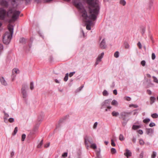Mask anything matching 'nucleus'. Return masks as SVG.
I'll list each match as a JSON object with an SVG mask.
<instances>
[{
    "label": "nucleus",
    "instance_id": "nucleus-1",
    "mask_svg": "<svg viewBox=\"0 0 158 158\" xmlns=\"http://www.w3.org/2000/svg\"><path fill=\"white\" fill-rule=\"evenodd\" d=\"M86 2L89 5V12L91 14L88 16L86 11L84 10L82 11V17L85 19L88 17L89 19L93 21L96 20L99 14L100 7L98 4L94 0H86Z\"/></svg>",
    "mask_w": 158,
    "mask_h": 158
},
{
    "label": "nucleus",
    "instance_id": "nucleus-2",
    "mask_svg": "<svg viewBox=\"0 0 158 158\" xmlns=\"http://www.w3.org/2000/svg\"><path fill=\"white\" fill-rule=\"evenodd\" d=\"M12 36L10 35L9 32H6L3 36V41L6 44H8L10 42Z\"/></svg>",
    "mask_w": 158,
    "mask_h": 158
},
{
    "label": "nucleus",
    "instance_id": "nucleus-3",
    "mask_svg": "<svg viewBox=\"0 0 158 158\" xmlns=\"http://www.w3.org/2000/svg\"><path fill=\"white\" fill-rule=\"evenodd\" d=\"M111 100V99L105 100L102 103L101 109L107 107L108 109H110L111 108V106H110V105Z\"/></svg>",
    "mask_w": 158,
    "mask_h": 158
},
{
    "label": "nucleus",
    "instance_id": "nucleus-4",
    "mask_svg": "<svg viewBox=\"0 0 158 158\" xmlns=\"http://www.w3.org/2000/svg\"><path fill=\"white\" fill-rule=\"evenodd\" d=\"M20 13L21 12L20 11L17 10H14V13L11 17V19L13 21L15 22L18 19Z\"/></svg>",
    "mask_w": 158,
    "mask_h": 158
},
{
    "label": "nucleus",
    "instance_id": "nucleus-5",
    "mask_svg": "<svg viewBox=\"0 0 158 158\" xmlns=\"http://www.w3.org/2000/svg\"><path fill=\"white\" fill-rule=\"evenodd\" d=\"M7 16L6 11L3 8H0V19L2 20H4L5 17Z\"/></svg>",
    "mask_w": 158,
    "mask_h": 158
},
{
    "label": "nucleus",
    "instance_id": "nucleus-6",
    "mask_svg": "<svg viewBox=\"0 0 158 158\" xmlns=\"http://www.w3.org/2000/svg\"><path fill=\"white\" fill-rule=\"evenodd\" d=\"M69 117V115H67L62 118L60 119L59 120L58 124L56 125V128L60 127V124L63 123L66 119L68 118Z\"/></svg>",
    "mask_w": 158,
    "mask_h": 158
},
{
    "label": "nucleus",
    "instance_id": "nucleus-7",
    "mask_svg": "<svg viewBox=\"0 0 158 158\" xmlns=\"http://www.w3.org/2000/svg\"><path fill=\"white\" fill-rule=\"evenodd\" d=\"M22 95V97L23 98L24 101L27 102L28 95L26 91H21Z\"/></svg>",
    "mask_w": 158,
    "mask_h": 158
},
{
    "label": "nucleus",
    "instance_id": "nucleus-8",
    "mask_svg": "<svg viewBox=\"0 0 158 158\" xmlns=\"http://www.w3.org/2000/svg\"><path fill=\"white\" fill-rule=\"evenodd\" d=\"M107 45L106 44L105 39H103L100 43V47L102 49H105Z\"/></svg>",
    "mask_w": 158,
    "mask_h": 158
},
{
    "label": "nucleus",
    "instance_id": "nucleus-9",
    "mask_svg": "<svg viewBox=\"0 0 158 158\" xmlns=\"http://www.w3.org/2000/svg\"><path fill=\"white\" fill-rule=\"evenodd\" d=\"M0 4L2 6L7 7L9 6L8 2L6 0H1L0 1Z\"/></svg>",
    "mask_w": 158,
    "mask_h": 158
},
{
    "label": "nucleus",
    "instance_id": "nucleus-10",
    "mask_svg": "<svg viewBox=\"0 0 158 158\" xmlns=\"http://www.w3.org/2000/svg\"><path fill=\"white\" fill-rule=\"evenodd\" d=\"M132 113L131 112H122L120 114V117H128L129 115L131 114Z\"/></svg>",
    "mask_w": 158,
    "mask_h": 158
},
{
    "label": "nucleus",
    "instance_id": "nucleus-11",
    "mask_svg": "<svg viewBox=\"0 0 158 158\" xmlns=\"http://www.w3.org/2000/svg\"><path fill=\"white\" fill-rule=\"evenodd\" d=\"M74 4L76 7L79 9L82 10L83 8V6L81 2H74Z\"/></svg>",
    "mask_w": 158,
    "mask_h": 158
},
{
    "label": "nucleus",
    "instance_id": "nucleus-12",
    "mask_svg": "<svg viewBox=\"0 0 158 158\" xmlns=\"http://www.w3.org/2000/svg\"><path fill=\"white\" fill-rule=\"evenodd\" d=\"M124 155L127 158H128L129 157L132 156V153L130 150L127 149L126 150V152L124 153Z\"/></svg>",
    "mask_w": 158,
    "mask_h": 158
},
{
    "label": "nucleus",
    "instance_id": "nucleus-13",
    "mask_svg": "<svg viewBox=\"0 0 158 158\" xmlns=\"http://www.w3.org/2000/svg\"><path fill=\"white\" fill-rule=\"evenodd\" d=\"M154 130L152 128H146V133L147 135H151L153 133Z\"/></svg>",
    "mask_w": 158,
    "mask_h": 158
},
{
    "label": "nucleus",
    "instance_id": "nucleus-14",
    "mask_svg": "<svg viewBox=\"0 0 158 158\" xmlns=\"http://www.w3.org/2000/svg\"><path fill=\"white\" fill-rule=\"evenodd\" d=\"M0 82L4 85L7 86L8 85L6 81L2 77H0Z\"/></svg>",
    "mask_w": 158,
    "mask_h": 158
},
{
    "label": "nucleus",
    "instance_id": "nucleus-15",
    "mask_svg": "<svg viewBox=\"0 0 158 158\" xmlns=\"http://www.w3.org/2000/svg\"><path fill=\"white\" fill-rule=\"evenodd\" d=\"M84 140H85V141H84L85 143L86 146L87 147V148H88L89 147V146L88 145V141L90 143H91V144H92V142L89 141L88 138L87 136H86L84 138Z\"/></svg>",
    "mask_w": 158,
    "mask_h": 158
},
{
    "label": "nucleus",
    "instance_id": "nucleus-16",
    "mask_svg": "<svg viewBox=\"0 0 158 158\" xmlns=\"http://www.w3.org/2000/svg\"><path fill=\"white\" fill-rule=\"evenodd\" d=\"M13 9L11 8H9L8 10L7 11H6L7 16L9 17L10 15L13 14L14 13Z\"/></svg>",
    "mask_w": 158,
    "mask_h": 158
},
{
    "label": "nucleus",
    "instance_id": "nucleus-17",
    "mask_svg": "<svg viewBox=\"0 0 158 158\" xmlns=\"http://www.w3.org/2000/svg\"><path fill=\"white\" fill-rule=\"evenodd\" d=\"M103 58L99 55L96 59V61L95 63V65L96 66L99 64V63L101 61L102 59Z\"/></svg>",
    "mask_w": 158,
    "mask_h": 158
},
{
    "label": "nucleus",
    "instance_id": "nucleus-18",
    "mask_svg": "<svg viewBox=\"0 0 158 158\" xmlns=\"http://www.w3.org/2000/svg\"><path fill=\"white\" fill-rule=\"evenodd\" d=\"M100 149L99 148L98 150L96 151V157L95 158H101L102 156L100 155Z\"/></svg>",
    "mask_w": 158,
    "mask_h": 158
},
{
    "label": "nucleus",
    "instance_id": "nucleus-19",
    "mask_svg": "<svg viewBox=\"0 0 158 158\" xmlns=\"http://www.w3.org/2000/svg\"><path fill=\"white\" fill-rule=\"evenodd\" d=\"M8 29L10 31L9 32L10 33V35L12 36L13 33V26H11L9 27Z\"/></svg>",
    "mask_w": 158,
    "mask_h": 158
},
{
    "label": "nucleus",
    "instance_id": "nucleus-20",
    "mask_svg": "<svg viewBox=\"0 0 158 158\" xmlns=\"http://www.w3.org/2000/svg\"><path fill=\"white\" fill-rule=\"evenodd\" d=\"M28 88V86L26 84H23L22 85L21 91H26V89Z\"/></svg>",
    "mask_w": 158,
    "mask_h": 158
},
{
    "label": "nucleus",
    "instance_id": "nucleus-21",
    "mask_svg": "<svg viewBox=\"0 0 158 158\" xmlns=\"http://www.w3.org/2000/svg\"><path fill=\"white\" fill-rule=\"evenodd\" d=\"M156 100V98L154 96H152L150 98V103L151 105H152L153 104L154 102H155V101Z\"/></svg>",
    "mask_w": 158,
    "mask_h": 158
},
{
    "label": "nucleus",
    "instance_id": "nucleus-22",
    "mask_svg": "<svg viewBox=\"0 0 158 158\" xmlns=\"http://www.w3.org/2000/svg\"><path fill=\"white\" fill-rule=\"evenodd\" d=\"M111 114L113 117H116L118 116L119 114L118 112L113 111L112 112Z\"/></svg>",
    "mask_w": 158,
    "mask_h": 158
},
{
    "label": "nucleus",
    "instance_id": "nucleus-23",
    "mask_svg": "<svg viewBox=\"0 0 158 158\" xmlns=\"http://www.w3.org/2000/svg\"><path fill=\"white\" fill-rule=\"evenodd\" d=\"M141 127V126L140 125H133L132 127V129L133 130H136Z\"/></svg>",
    "mask_w": 158,
    "mask_h": 158
},
{
    "label": "nucleus",
    "instance_id": "nucleus-24",
    "mask_svg": "<svg viewBox=\"0 0 158 158\" xmlns=\"http://www.w3.org/2000/svg\"><path fill=\"white\" fill-rule=\"evenodd\" d=\"M19 42L22 44H25L26 43V39L24 38H21L19 40Z\"/></svg>",
    "mask_w": 158,
    "mask_h": 158
},
{
    "label": "nucleus",
    "instance_id": "nucleus-25",
    "mask_svg": "<svg viewBox=\"0 0 158 158\" xmlns=\"http://www.w3.org/2000/svg\"><path fill=\"white\" fill-rule=\"evenodd\" d=\"M85 23H86V25L90 26H91V25L93 24L91 20H86L85 21Z\"/></svg>",
    "mask_w": 158,
    "mask_h": 158
},
{
    "label": "nucleus",
    "instance_id": "nucleus-26",
    "mask_svg": "<svg viewBox=\"0 0 158 158\" xmlns=\"http://www.w3.org/2000/svg\"><path fill=\"white\" fill-rule=\"evenodd\" d=\"M111 105L113 106L117 105L118 104V102L115 100H113L111 103Z\"/></svg>",
    "mask_w": 158,
    "mask_h": 158
},
{
    "label": "nucleus",
    "instance_id": "nucleus-27",
    "mask_svg": "<svg viewBox=\"0 0 158 158\" xmlns=\"http://www.w3.org/2000/svg\"><path fill=\"white\" fill-rule=\"evenodd\" d=\"M90 148L94 149H95L97 148V146L95 143H93L91 144L90 146Z\"/></svg>",
    "mask_w": 158,
    "mask_h": 158
},
{
    "label": "nucleus",
    "instance_id": "nucleus-28",
    "mask_svg": "<svg viewBox=\"0 0 158 158\" xmlns=\"http://www.w3.org/2000/svg\"><path fill=\"white\" fill-rule=\"evenodd\" d=\"M124 45L125 48L128 49L129 48V45L128 43L127 42H124Z\"/></svg>",
    "mask_w": 158,
    "mask_h": 158
},
{
    "label": "nucleus",
    "instance_id": "nucleus-29",
    "mask_svg": "<svg viewBox=\"0 0 158 158\" xmlns=\"http://www.w3.org/2000/svg\"><path fill=\"white\" fill-rule=\"evenodd\" d=\"M151 116L153 118H157L158 117V114L157 113H154L151 114Z\"/></svg>",
    "mask_w": 158,
    "mask_h": 158
},
{
    "label": "nucleus",
    "instance_id": "nucleus-30",
    "mask_svg": "<svg viewBox=\"0 0 158 158\" xmlns=\"http://www.w3.org/2000/svg\"><path fill=\"white\" fill-rule=\"evenodd\" d=\"M120 3L123 6H124L126 5V2L125 0H120Z\"/></svg>",
    "mask_w": 158,
    "mask_h": 158
},
{
    "label": "nucleus",
    "instance_id": "nucleus-31",
    "mask_svg": "<svg viewBox=\"0 0 158 158\" xmlns=\"http://www.w3.org/2000/svg\"><path fill=\"white\" fill-rule=\"evenodd\" d=\"M18 71H19L18 69L16 68H14L13 69L12 73H15V74H16L19 73L18 72Z\"/></svg>",
    "mask_w": 158,
    "mask_h": 158
},
{
    "label": "nucleus",
    "instance_id": "nucleus-32",
    "mask_svg": "<svg viewBox=\"0 0 158 158\" xmlns=\"http://www.w3.org/2000/svg\"><path fill=\"white\" fill-rule=\"evenodd\" d=\"M43 140L42 139L40 142V143L37 145V147L38 148H40L43 144Z\"/></svg>",
    "mask_w": 158,
    "mask_h": 158
},
{
    "label": "nucleus",
    "instance_id": "nucleus-33",
    "mask_svg": "<svg viewBox=\"0 0 158 158\" xmlns=\"http://www.w3.org/2000/svg\"><path fill=\"white\" fill-rule=\"evenodd\" d=\"M108 94V92L106 90H104L102 92V94L104 96H107Z\"/></svg>",
    "mask_w": 158,
    "mask_h": 158
},
{
    "label": "nucleus",
    "instance_id": "nucleus-34",
    "mask_svg": "<svg viewBox=\"0 0 158 158\" xmlns=\"http://www.w3.org/2000/svg\"><path fill=\"white\" fill-rule=\"evenodd\" d=\"M150 121V120L149 118H146L143 120V122L144 123H149Z\"/></svg>",
    "mask_w": 158,
    "mask_h": 158
},
{
    "label": "nucleus",
    "instance_id": "nucleus-35",
    "mask_svg": "<svg viewBox=\"0 0 158 158\" xmlns=\"http://www.w3.org/2000/svg\"><path fill=\"white\" fill-rule=\"evenodd\" d=\"M68 75L69 74L67 73L66 74L65 76L64 79V80L65 81H66L68 79Z\"/></svg>",
    "mask_w": 158,
    "mask_h": 158
},
{
    "label": "nucleus",
    "instance_id": "nucleus-36",
    "mask_svg": "<svg viewBox=\"0 0 158 158\" xmlns=\"http://www.w3.org/2000/svg\"><path fill=\"white\" fill-rule=\"evenodd\" d=\"M110 151L112 154H115L116 152V149L114 148H112L110 149Z\"/></svg>",
    "mask_w": 158,
    "mask_h": 158
},
{
    "label": "nucleus",
    "instance_id": "nucleus-37",
    "mask_svg": "<svg viewBox=\"0 0 158 158\" xmlns=\"http://www.w3.org/2000/svg\"><path fill=\"white\" fill-rule=\"evenodd\" d=\"M18 131V127H15L13 133H12V135H15Z\"/></svg>",
    "mask_w": 158,
    "mask_h": 158
},
{
    "label": "nucleus",
    "instance_id": "nucleus-38",
    "mask_svg": "<svg viewBox=\"0 0 158 158\" xmlns=\"http://www.w3.org/2000/svg\"><path fill=\"white\" fill-rule=\"evenodd\" d=\"M119 53L118 52L116 51L114 53V56L115 57H116V58H118L119 57Z\"/></svg>",
    "mask_w": 158,
    "mask_h": 158
},
{
    "label": "nucleus",
    "instance_id": "nucleus-39",
    "mask_svg": "<svg viewBox=\"0 0 158 158\" xmlns=\"http://www.w3.org/2000/svg\"><path fill=\"white\" fill-rule=\"evenodd\" d=\"M26 137V135L25 134H23L22 135V138L21 140L22 141H24Z\"/></svg>",
    "mask_w": 158,
    "mask_h": 158
},
{
    "label": "nucleus",
    "instance_id": "nucleus-40",
    "mask_svg": "<svg viewBox=\"0 0 158 158\" xmlns=\"http://www.w3.org/2000/svg\"><path fill=\"white\" fill-rule=\"evenodd\" d=\"M142 32L141 33L143 35L144 34L145 32V30H146V27H143L142 28Z\"/></svg>",
    "mask_w": 158,
    "mask_h": 158
},
{
    "label": "nucleus",
    "instance_id": "nucleus-41",
    "mask_svg": "<svg viewBox=\"0 0 158 158\" xmlns=\"http://www.w3.org/2000/svg\"><path fill=\"white\" fill-rule=\"evenodd\" d=\"M30 88L31 89L33 90L34 88V86L33 85V83L32 82H31L30 84Z\"/></svg>",
    "mask_w": 158,
    "mask_h": 158
},
{
    "label": "nucleus",
    "instance_id": "nucleus-42",
    "mask_svg": "<svg viewBox=\"0 0 158 158\" xmlns=\"http://www.w3.org/2000/svg\"><path fill=\"white\" fill-rule=\"evenodd\" d=\"M156 152L154 151H153L152 152V154L151 156L152 158H155L156 156Z\"/></svg>",
    "mask_w": 158,
    "mask_h": 158
},
{
    "label": "nucleus",
    "instance_id": "nucleus-43",
    "mask_svg": "<svg viewBox=\"0 0 158 158\" xmlns=\"http://www.w3.org/2000/svg\"><path fill=\"white\" fill-rule=\"evenodd\" d=\"M119 139L121 141H123L124 139V138L123 135L122 134H120L119 136Z\"/></svg>",
    "mask_w": 158,
    "mask_h": 158
},
{
    "label": "nucleus",
    "instance_id": "nucleus-44",
    "mask_svg": "<svg viewBox=\"0 0 158 158\" xmlns=\"http://www.w3.org/2000/svg\"><path fill=\"white\" fill-rule=\"evenodd\" d=\"M139 144L141 145H143L144 143V141H143V139H140L139 140Z\"/></svg>",
    "mask_w": 158,
    "mask_h": 158
},
{
    "label": "nucleus",
    "instance_id": "nucleus-45",
    "mask_svg": "<svg viewBox=\"0 0 158 158\" xmlns=\"http://www.w3.org/2000/svg\"><path fill=\"white\" fill-rule=\"evenodd\" d=\"M16 76V74H15V73H12L11 75V78L12 81H13L14 80Z\"/></svg>",
    "mask_w": 158,
    "mask_h": 158
},
{
    "label": "nucleus",
    "instance_id": "nucleus-46",
    "mask_svg": "<svg viewBox=\"0 0 158 158\" xmlns=\"http://www.w3.org/2000/svg\"><path fill=\"white\" fill-rule=\"evenodd\" d=\"M129 107H133L135 108H136L138 107V106L137 105L132 104L129 105Z\"/></svg>",
    "mask_w": 158,
    "mask_h": 158
},
{
    "label": "nucleus",
    "instance_id": "nucleus-47",
    "mask_svg": "<svg viewBox=\"0 0 158 158\" xmlns=\"http://www.w3.org/2000/svg\"><path fill=\"white\" fill-rule=\"evenodd\" d=\"M15 121L14 119L12 118H10L8 119V121L10 123H12L14 122Z\"/></svg>",
    "mask_w": 158,
    "mask_h": 158
},
{
    "label": "nucleus",
    "instance_id": "nucleus-48",
    "mask_svg": "<svg viewBox=\"0 0 158 158\" xmlns=\"http://www.w3.org/2000/svg\"><path fill=\"white\" fill-rule=\"evenodd\" d=\"M152 77L154 79L153 81L155 82L158 83V80L157 78L155 76H153Z\"/></svg>",
    "mask_w": 158,
    "mask_h": 158
},
{
    "label": "nucleus",
    "instance_id": "nucleus-49",
    "mask_svg": "<svg viewBox=\"0 0 158 158\" xmlns=\"http://www.w3.org/2000/svg\"><path fill=\"white\" fill-rule=\"evenodd\" d=\"M146 62L145 60H142L141 62V64L143 66H144L145 65Z\"/></svg>",
    "mask_w": 158,
    "mask_h": 158
},
{
    "label": "nucleus",
    "instance_id": "nucleus-50",
    "mask_svg": "<svg viewBox=\"0 0 158 158\" xmlns=\"http://www.w3.org/2000/svg\"><path fill=\"white\" fill-rule=\"evenodd\" d=\"M111 145L112 146L114 147L115 146V144L114 142L113 139H111Z\"/></svg>",
    "mask_w": 158,
    "mask_h": 158
},
{
    "label": "nucleus",
    "instance_id": "nucleus-51",
    "mask_svg": "<svg viewBox=\"0 0 158 158\" xmlns=\"http://www.w3.org/2000/svg\"><path fill=\"white\" fill-rule=\"evenodd\" d=\"M128 120L127 121H124L123 122H122V124L123 126H125L127 124V122Z\"/></svg>",
    "mask_w": 158,
    "mask_h": 158
},
{
    "label": "nucleus",
    "instance_id": "nucleus-52",
    "mask_svg": "<svg viewBox=\"0 0 158 158\" xmlns=\"http://www.w3.org/2000/svg\"><path fill=\"white\" fill-rule=\"evenodd\" d=\"M156 58V56L154 53H153L152 54V58L153 60H154Z\"/></svg>",
    "mask_w": 158,
    "mask_h": 158
},
{
    "label": "nucleus",
    "instance_id": "nucleus-53",
    "mask_svg": "<svg viewBox=\"0 0 158 158\" xmlns=\"http://www.w3.org/2000/svg\"><path fill=\"white\" fill-rule=\"evenodd\" d=\"M16 3V0H11V3L12 6H14L15 5Z\"/></svg>",
    "mask_w": 158,
    "mask_h": 158
},
{
    "label": "nucleus",
    "instance_id": "nucleus-54",
    "mask_svg": "<svg viewBox=\"0 0 158 158\" xmlns=\"http://www.w3.org/2000/svg\"><path fill=\"white\" fill-rule=\"evenodd\" d=\"M137 46L139 47V49L142 48V45H141V43H140V42H139L137 43Z\"/></svg>",
    "mask_w": 158,
    "mask_h": 158
},
{
    "label": "nucleus",
    "instance_id": "nucleus-55",
    "mask_svg": "<svg viewBox=\"0 0 158 158\" xmlns=\"http://www.w3.org/2000/svg\"><path fill=\"white\" fill-rule=\"evenodd\" d=\"M156 125L154 123H151L149 124V126L151 127H152L153 126H155Z\"/></svg>",
    "mask_w": 158,
    "mask_h": 158
},
{
    "label": "nucleus",
    "instance_id": "nucleus-56",
    "mask_svg": "<svg viewBox=\"0 0 158 158\" xmlns=\"http://www.w3.org/2000/svg\"><path fill=\"white\" fill-rule=\"evenodd\" d=\"M137 132L140 135H142L143 133V131L141 130H138Z\"/></svg>",
    "mask_w": 158,
    "mask_h": 158
},
{
    "label": "nucleus",
    "instance_id": "nucleus-57",
    "mask_svg": "<svg viewBox=\"0 0 158 158\" xmlns=\"http://www.w3.org/2000/svg\"><path fill=\"white\" fill-rule=\"evenodd\" d=\"M75 72H71L69 75V76L70 77H72L73 74L75 73Z\"/></svg>",
    "mask_w": 158,
    "mask_h": 158
},
{
    "label": "nucleus",
    "instance_id": "nucleus-58",
    "mask_svg": "<svg viewBox=\"0 0 158 158\" xmlns=\"http://www.w3.org/2000/svg\"><path fill=\"white\" fill-rule=\"evenodd\" d=\"M68 153L67 152H65L62 155V157H66L67 156Z\"/></svg>",
    "mask_w": 158,
    "mask_h": 158
},
{
    "label": "nucleus",
    "instance_id": "nucleus-59",
    "mask_svg": "<svg viewBox=\"0 0 158 158\" xmlns=\"http://www.w3.org/2000/svg\"><path fill=\"white\" fill-rule=\"evenodd\" d=\"M98 125V123L97 122H96L94 123V126H93V128L94 129H95L97 127Z\"/></svg>",
    "mask_w": 158,
    "mask_h": 158
},
{
    "label": "nucleus",
    "instance_id": "nucleus-60",
    "mask_svg": "<svg viewBox=\"0 0 158 158\" xmlns=\"http://www.w3.org/2000/svg\"><path fill=\"white\" fill-rule=\"evenodd\" d=\"M147 92L149 95H151L152 93L151 91L149 89L147 90Z\"/></svg>",
    "mask_w": 158,
    "mask_h": 158
},
{
    "label": "nucleus",
    "instance_id": "nucleus-61",
    "mask_svg": "<svg viewBox=\"0 0 158 158\" xmlns=\"http://www.w3.org/2000/svg\"><path fill=\"white\" fill-rule=\"evenodd\" d=\"M83 87H84V86L83 85L81 86L78 89H77V90L78 91H80V90H81V89H82V88Z\"/></svg>",
    "mask_w": 158,
    "mask_h": 158
},
{
    "label": "nucleus",
    "instance_id": "nucleus-62",
    "mask_svg": "<svg viewBox=\"0 0 158 158\" xmlns=\"http://www.w3.org/2000/svg\"><path fill=\"white\" fill-rule=\"evenodd\" d=\"M86 28L88 30H90L91 29V26L86 25Z\"/></svg>",
    "mask_w": 158,
    "mask_h": 158
},
{
    "label": "nucleus",
    "instance_id": "nucleus-63",
    "mask_svg": "<svg viewBox=\"0 0 158 158\" xmlns=\"http://www.w3.org/2000/svg\"><path fill=\"white\" fill-rule=\"evenodd\" d=\"M49 60L50 62H52L53 60V57L52 56H49Z\"/></svg>",
    "mask_w": 158,
    "mask_h": 158
},
{
    "label": "nucleus",
    "instance_id": "nucleus-64",
    "mask_svg": "<svg viewBox=\"0 0 158 158\" xmlns=\"http://www.w3.org/2000/svg\"><path fill=\"white\" fill-rule=\"evenodd\" d=\"M14 154H15V153L14 151H12V152H11L10 153V157H13L14 156Z\"/></svg>",
    "mask_w": 158,
    "mask_h": 158
}]
</instances>
